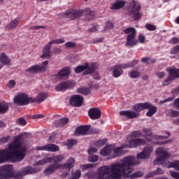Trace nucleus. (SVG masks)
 <instances>
[{
	"instance_id": "1",
	"label": "nucleus",
	"mask_w": 179,
	"mask_h": 179,
	"mask_svg": "<svg viewBox=\"0 0 179 179\" xmlns=\"http://www.w3.org/2000/svg\"><path fill=\"white\" fill-rule=\"evenodd\" d=\"M153 153V147L146 146L141 152L137 154V159L134 157H127L120 162L112 165H106L98 169L96 179H120L128 177L132 173L131 166H138L139 159L146 160Z\"/></svg>"
},
{
	"instance_id": "2",
	"label": "nucleus",
	"mask_w": 179,
	"mask_h": 179,
	"mask_svg": "<svg viewBox=\"0 0 179 179\" xmlns=\"http://www.w3.org/2000/svg\"><path fill=\"white\" fill-rule=\"evenodd\" d=\"M23 135L20 134L14 138L13 143L8 144V149L0 150V164L10 160V162H22L26 157V143L20 141Z\"/></svg>"
},
{
	"instance_id": "3",
	"label": "nucleus",
	"mask_w": 179,
	"mask_h": 179,
	"mask_svg": "<svg viewBox=\"0 0 179 179\" xmlns=\"http://www.w3.org/2000/svg\"><path fill=\"white\" fill-rule=\"evenodd\" d=\"M151 103L148 102L140 103L134 105V109L135 111L131 110H122L120 112V115H125L128 118H138L139 117V113L143 111V110H148L150 107Z\"/></svg>"
},
{
	"instance_id": "4",
	"label": "nucleus",
	"mask_w": 179,
	"mask_h": 179,
	"mask_svg": "<svg viewBox=\"0 0 179 179\" xmlns=\"http://www.w3.org/2000/svg\"><path fill=\"white\" fill-rule=\"evenodd\" d=\"M124 34L127 36L126 47H135L138 45V40H136V29L134 27H128L124 30Z\"/></svg>"
},
{
	"instance_id": "5",
	"label": "nucleus",
	"mask_w": 179,
	"mask_h": 179,
	"mask_svg": "<svg viewBox=\"0 0 179 179\" xmlns=\"http://www.w3.org/2000/svg\"><path fill=\"white\" fill-rule=\"evenodd\" d=\"M65 42V39L59 38L50 41L48 43H47L42 50V55H41V58H45L47 59L48 58H51V46L52 44H62Z\"/></svg>"
},
{
	"instance_id": "6",
	"label": "nucleus",
	"mask_w": 179,
	"mask_h": 179,
	"mask_svg": "<svg viewBox=\"0 0 179 179\" xmlns=\"http://www.w3.org/2000/svg\"><path fill=\"white\" fill-rule=\"evenodd\" d=\"M166 72L169 73V76L162 83V86H168L173 80L179 78V69L173 66L168 67L166 69Z\"/></svg>"
},
{
	"instance_id": "7",
	"label": "nucleus",
	"mask_w": 179,
	"mask_h": 179,
	"mask_svg": "<svg viewBox=\"0 0 179 179\" xmlns=\"http://www.w3.org/2000/svg\"><path fill=\"white\" fill-rule=\"evenodd\" d=\"M138 64V61L134 60L129 63L124 64H118L113 66V76L114 78H120L122 75V71L121 69H127L131 68V66H135Z\"/></svg>"
},
{
	"instance_id": "8",
	"label": "nucleus",
	"mask_w": 179,
	"mask_h": 179,
	"mask_svg": "<svg viewBox=\"0 0 179 179\" xmlns=\"http://www.w3.org/2000/svg\"><path fill=\"white\" fill-rule=\"evenodd\" d=\"M156 153L157 158L153 162L155 166H157V164H163L165 160H167V159L170 157V154L162 148H157Z\"/></svg>"
},
{
	"instance_id": "9",
	"label": "nucleus",
	"mask_w": 179,
	"mask_h": 179,
	"mask_svg": "<svg viewBox=\"0 0 179 179\" xmlns=\"http://www.w3.org/2000/svg\"><path fill=\"white\" fill-rule=\"evenodd\" d=\"M13 101L17 106H27V104L31 103V98L29 97V95L25 93H18L14 97Z\"/></svg>"
},
{
	"instance_id": "10",
	"label": "nucleus",
	"mask_w": 179,
	"mask_h": 179,
	"mask_svg": "<svg viewBox=\"0 0 179 179\" xmlns=\"http://www.w3.org/2000/svg\"><path fill=\"white\" fill-rule=\"evenodd\" d=\"M0 177L4 179L12 178L13 177V166L9 164L0 166Z\"/></svg>"
},
{
	"instance_id": "11",
	"label": "nucleus",
	"mask_w": 179,
	"mask_h": 179,
	"mask_svg": "<svg viewBox=\"0 0 179 179\" xmlns=\"http://www.w3.org/2000/svg\"><path fill=\"white\" fill-rule=\"evenodd\" d=\"M74 71L76 73H80V72L85 71H84L83 75H89L96 71V66L93 64L92 66L89 67V64L85 63L84 65L76 66Z\"/></svg>"
},
{
	"instance_id": "12",
	"label": "nucleus",
	"mask_w": 179,
	"mask_h": 179,
	"mask_svg": "<svg viewBox=\"0 0 179 179\" xmlns=\"http://www.w3.org/2000/svg\"><path fill=\"white\" fill-rule=\"evenodd\" d=\"M75 85H76V83H75V81L73 80L65 81V82L59 83L56 86L55 90L57 92L69 90L71 89H73L75 87Z\"/></svg>"
},
{
	"instance_id": "13",
	"label": "nucleus",
	"mask_w": 179,
	"mask_h": 179,
	"mask_svg": "<svg viewBox=\"0 0 179 179\" xmlns=\"http://www.w3.org/2000/svg\"><path fill=\"white\" fill-rule=\"evenodd\" d=\"M83 15V10H71L64 13V16L66 19H69V20H75V19L81 17Z\"/></svg>"
},
{
	"instance_id": "14",
	"label": "nucleus",
	"mask_w": 179,
	"mask_h": 179,
	"mask_svg": "<svg viewBox=\"0 0 179 179\" xmlns=\"http://www.w3.org/2000/svg\"><path fill=\"white\" fill-rule=\"evenodd\" d=\"M59 169H62V164H52L44 169L43 173L45 176H51V174H54Z\"/></svg>"
},
{
	"instance_id": "15",
	"label": "nucleus",
	"mask_w": 179,
	"mask_h": 179,
	"mask_svg": "<svg viewBox=\"0 0 179 179\" xmlns=\"http://www.w3.org/2000/svg\"><path fill=\"white\" fill-rule=\"evenodd\" d=\"M90 128H92L91 125H85L80 126L76 129L75 135L76 136H79L80 135H90Z\"/></svg>"
},
{
	"instance_id": "16",
	"label": "nucleus",
	"mask_w": 179,
	"mask_h": 179,
	"mask_svg": "<svg viewBox=\"0 0 179 179\" xmlns=\"http://www.w3.org/2000/svg\"><path fill=\"white\" fill-rule=\"evenodd\" d=\"M70 106L73 107H80L83 104V98L80 95H73L70 99Z\"/></svg>"
},
{
	"instance_id": "17",
	"label": "nucleus",
	"mask_w": 179,
	"mask_h": 179,
	"mask_svg": "<svg viewBox=\"0 0 179 179\" xmlns=\"http://www.w3.org/2000/svg\"><path fill=\"white\" fill-rule=\"evenodd\" d=\"M36 150H41L45 152H58L59 147L55 144H47L43 146L36 147Z\"/></svg>"
},
{
	"instance_id": "18",
	"label": "nucleus",
	"mask_w": 179,
	"mask_h": 179,
	"mask_svg": "<svg viewBox=\"0 0 179 179\" xmlns=\"http://www.w3.org/2000/svg\"><path fill=\"white\" fill-rule=\"evenodd\" d=\"M146 141L143 138L131 139L129 141V144L125 145L124 148H136V146H141V145H145Z\"/></svg>"
},
{
	"instance_id": "19",
	"label": "nucleus",
	"mask_w": 179,
	"mask_h": 179,
	"mask_svg": "<svg viewBox=\"0 0 179 179\" xmlns=\"http://www.w3.org/2000/svg\"><path fill=\"white\" fill-rule=\"evenodd\" d=\"M88 114L91 120H99L101 117V110L98 108H93L89 110Z\"/></svg>"
},
{
	"instance_id": "20",
	"label": "nucleus",
	"mask_w": 179,
	"mask_h": 179,
	"mask_svg": "<svg viewBox=\"0 0 179 179\" xmlns=\"http://www.w3.org/2000/svg\"><path fill=\"white\" fill-rule=\"evenodd\" d=\"M40 168H33L31 166H26L22 168L21 170V176H27L28 174H34L35 173H38L41 171Z\"/></svg>"
},
{
	"instance_id": "21",
	"label": "nucleus",
	"mask_w": 179,
	"mask_h": 179,
	"mask_svg": "<svg viewBox=\"0 0 179 179\" xmlns=\"http://www.w3.org/2000/svg\"><path fill=\"white\" fill-rule=\"evenodd\" d=\"M70 73H71V68L67 66L60 70L56 75V78L57 79H64V78H66V76H69Z\"/></svg>"
},
{
	"instance_id": "22",
	"label": "nucleus",
	"mask_w": 179,
	"mask_h": 179,
	"mask_svg": "<svg viewBox=\"0 0 179 179\" xmlns=\"http://www.w3.org/2000/svg\"><path fill=\"white\" fill-rule=\"evenodd\" d=\"M141 10V4L138 2L133 0L131 2L130 6L129 8V11L130 12V15L136 13V12H139Z\"/></svg>"
},
{
	"instance_id": "23",
	"label": "nucleus",
	"mask_w": 179,
	"mask_h": 179,
	"mask_svg": "<svg viewBox=\"0 0 179 179\" xmlns=\"http://www.w3.org/2000/svg\"><path fill=\"white\" fill-rule=\"evenodd\" d=\"M47 97H48V94H47V93L40 92L35 99H32L31 98V103H43Z\"/></svg>"
},
{
	"instance_id": "24",
	"label": "nucleus",
	"mask_w": 179,
	"mask_h": 179,
	"mask_svg": "<svg viewBox=\"0 0 179 179\" xmlns=\"http://www.w3.org/2000/svg\"><path fill=\"white\" fill-rule=\"evenodd\" d=\"M114 150V146L113 145H106L100 151V155L101 156H108V155H111V152Z\"/></svg>"
},
{
	"instance_id": "25",
	"label": "nucleus",
	"mask_w": 179,
	"mask_h": 179,
	"mask_svg": "<svg viewBox=\"0 0 179 179\" xmlns=\"http://www.w3.org/2000/svg\"><path fill=\"white\" fill-rule=\"evenodd\" d=\"M73 164H75V159L72 157H70L68 159L66 163L62 165V168L66 169V170H68V171H69V170L73 169Z\"/></svg>"
},
{
	"instance_id": "26",
	"label": "nucleus",
	"mask_w": 179,
	"mask_h": 179,
	"mask_svg": "<svg viewBox=\"0 0 179 179\" xmlns=\"http://www.w3.org/2000/svg\"><path fill=\"white\" fill-rule=\"evenodd\" d=\"M162 174H164V171H163L160 168H157L156 171L152 172H150L147 175H145V178H152V177H155V176H162Z\"/></svg>"
},
{
	"instance_id": "27",
	"label": "nucleus",
	"mask_w": 179,
	"mask_h": 179,
	"mask_svg": "<svg viewBox=\"0 0 179 179\" xmlns=\"http://www.w3.org/2000/svg\"><path fill=\"white\" fill-rule=\"evenodd\" d=\"M124 5H125V1L117 0L112 5L110 9H112V10H117L124 8Z\"/></svg>"
},
{
	"instance_id": "28",
	"label": "nucleus",
	"mask_w": 179,
	"mask_h": 179,
	"mask_svg": "<svg viewBox=\"0 0 179 179\" xmlns=\"http://www.w3.org/2000/svg\"><path fill=\"white\" fill-rule=\"evenodd\" d=\"M19 25V20L14 19L11 20L6 26V30H12L16 29V27Z\"/></svg>"
},
{
	"instance_id": "29",
	"label": "nucleus",
	"mask_w": 179,
	"mask_h": 179,
	"mask_svg": "<svg viewBox=\"0 0 179 179\" xmlns=\"http://www.w3.org/2000/svg\"><path fill=\"white\" fill-rule=\"evenodd\" d=\"M157 139H167V136H159L157 134L150 136V138H147L145 141V143L148 142H152V141H157Z\"/></svg>"
},
{
	"instance_id": "30",
	"label": "nucleus",
	"mask_w": 179,
	"mask_h": 179,
	"mask_svg": "<svg viewBox=\"0 0 179 179\" xmlns=\"http://www.w3.org/2000/svg\"><path fill=\"white\" fill-rule=\"evenodd\" d=\"M69 121V119L66 117L55 121V124L57 128H59V127H65V125L68 124Z\"/></svg>"
},
{
	"instance_id": "31",
	"label": "nucleus",
	"mask_w": 179,
	"mask_h": 179,
	"mask_svg": "<svg viewBox=\"0 0 179 179\" xmlns=\"http://www.w3.org/2000/svg\"><path fill=\"white\" fill-rule=\"evenodd\" d=\"M0 62H1V64H3L4 65H10V59L8 57L6 54L1 53L0 56Z\"/></svg>"
},
{
	"instance_id": "32",
	"label": "nucleus",
	"mask_w": 179,
	"mask_h": 179,
	"mask_svg": "<svg viewBox=\"0 0 179 179\" xmlns=\"http://www.w3.org/2000/svg\"><path fill=\"white\" fill-rule=\"evenodd\" d=\"M9 111V103L0 102V114H5Z\"/></svg>"
},
{
	"instance_id": "33",
	"label": "nucleus",
	"mask_w": 179,
	"mask_h": 179,
	"mask_svg": "<svg viewBox=\"0 0 179 179\" xmlns=\"http://www.w3.org/2000/svg\"><path fill=\"white\" fill-rule=\"evenodd\" d=\"M49 159H50V162L51 160L54 162L55 164H58V163H60V162H62V160H64V155H55L52 157H49Z\"/></svg>"
},
{
	"instance_id": "34",
	"label": "nucleus",
	"mask_w": 179,
	"mask_h": 179,
	"mask_svg": "<svg viewBox=\"0 0 179 179\" xmlns=\"http://www.w3.org/2000/svg\"><path fill=\"white\" fill-rule=\"evenodd\" d=\"M26 72H28V73H38V72H40L38 64L31 66L26 70Z\"/></svg>"
},
{
	"instance_id": "35",
	"label": "nucleus",
	"mask_w": 179,
	"mask_h": 179,
	"mask_svg": "<svg viewBox=\"0 0 179 179\" xmlns=\"http://www.w3.org/2000/svg\"><path fill=\"white\" fill-rule=\"evenodd\" d=\"M124 146L116 148L115 150H113V157H120L121 155H122V149H124Z\"/></svg>"
},
{
	"instance_id": "36",
	"label": "nucleus",
	"mask_w": 179,
	"mask_h": 179,
	"mask_svg": "<svg viewBox=\"0 0 179 179\" xmlns=\"http://www.w3.org/2000/svg\"><path fill=\"white\" fill-rule=\"evenodd\" d=\"M148 108L149 110L146 113L147 117H152L154 114H156V112L157 111V107L152 106L151 105Z\"/></svg>"
},
{
	"instance_id": "37",
	"label": "nucleus",
	"mask_w": 179,
	"mask_h": 179,
	"mask_svg": "<svg viewBox=\"0 0 179 179\" xmlns=\"http://www.w3.org/2000/svg\"><path fill=\"white\" fill-rule=\"evenodd\" d=\"M48 60L42 62L41 65H38L40 72H45L48 68Z\"/></svg>"
},
{
	"instance_id": "38",
	"label": "nucleus",
	"mask_w": 179,
	"mask_h": 179,
	"mask_svg": "<svg viewBox=\"0 0 179 179\" xmlns=\"http://www.w3.org/2000/svg\"><path fill=\"white\" fill-rule=\"evenodd\" d=\"M47 163H51V158L47 157L43 159L39 160L36 162V166H43L47 164Z\"/></svg>"
},
{
	"instance_id": "39",
	"label": "nucleus",
	"mask_w": 179,
	"mask_h": 179,
	"mask_svg": "<svg viewBox=\"0 0 179 179\" xmlns=\"http://www.w3.org/2000/svg\"><path fill=\"white\" fill-rule=\"evenodd\" d=\"M78 93H80V94H85V96H87V94H90V90L86 87H80L77 90Z\"/></svg>"
},
{
	"instance_id": "40",
	"label": "nucleus",
	"mask_w": 179,
	"mask_h": 179,
	"mask_svg": "<svg viewBox=\"0 0 179 179\" xmlns=\"http://www.w3.org/2000/svg\"><path fill=\"white\" fill-rule=\"evenodd\" d=\"M82 173L80 171L76 170V171L71 173V177L70 179H80Z\"/></svg>"
},
{
	"instance_id": "41",
	"label": "nucleus",
	"mask_w": 179,
	"mask_h": 179,
	"mask_svg": "<svg viewBox=\"0 0 179 179\" xmlns=\"http://www.w3.org/2000/svg\"><path fill=\"white\" fill-rule=\"evenodd\" d=\"M169 167L175 169V170H178V171H179V161L169 162Z\"/></svg>"
},
{
	"instance_id": "42",
	"label": "nucleus",
	"mask_w": 179,
	"mask_h": 179,
	"mask_svg": "<svg viewBox=\"0 0 179 179\" xmlns=\"http://www.w3.org/2000/svg\"><path fill=\"white\" fill-rule=\"evenodd\" d=\"M143 132L144 135H143V138H148L149 136H152V129H143Z\"/></svg>"
},
{
	"instance_id": "43",
	"label": "nucleus",
	"mask_w": 179,
	"mask_h": 179,
	"mask_svg": "<svg viewBox=\"0 0 179 179\" xmlns=\"http://www.w3.org/2000/svg\"><path fill=\"white\" fill-rule=\"evenodd\" d=\"M85 15H87V16H90L91 17H94L95 15H96V12L92 10V9L87 8L84 10Z\"/></svg>"
},
{
	"instance_id": "44",
	"label": "nucleus",
	"mask_w": 179,
	"mask_h": 179,
	"mask_svg": "<svg viewBox=\"0 0 179 179\" xmlns=\"http://www.w3.org/2000/svg\"><path fill=\"white\" fill-rule=\"evenodd\" d=\"M140 75H141V73H139V71H132L129 73V78H131L132 79H136L137 78H139Z\"/></svg>"
},
{
	"instance_id": "45",
	"label": "nucleus",
	"mask_w": 179,
	"mask_h": 179,
	"mask_svg": "<svg viewBox=\"0 0 179 179\" xmlns=\"http://www.w3.org/2000/svg\"><path fill=\"white\" fill-rule=\"evenodd\" d=\"M106 139L97 141L94 143V146L96 148H101V146H104V145H106Z\"/></svg>"
},
{
	"instance_id": "46",
	"label": "nucleus",
	"mask_w": 179,
	"mask_h": 179,
	"mask_svg": "<svg viewBox=\"0 0 179 179\" xmlns=\"http://www.w3.org/2000/svg\"><path fill=\"white\" fill-rule=\"evenodd\" d=\"M145 27L147 30H149V31H155V30H156V26L152 24H145Z\"/></svg>"
},
{
	"instance_id": "47",
	"label": "nucleus",
	"mask_w": 179,
	"mask_h": 179,
	"mask_svg": "<svg viewBox=\"0 0 179 179\" xmlns=\"http://www.w3.org/2000/svg\"><path fill=\"white\" fill-rule=\"evenodd\" d=\"M94 167H96V164H93L81 165V169H83V170H87V169H94Z\"/></svg>"
},
{
	"instance_id": "48",
	"label": "nucleus",
	"mask_w": 179,
	"mask_h": 179,
	"mask_svg": "<svg viewBox=\"0 0 179 179\" xmlns=\"http://www.w3.org/2000/svg\"><path fill=\"white\" fill-rule=\"evenodd\" d=\"M138 43H141V44H145V41H146V36L143 34H140L138 36Z\"/></svg>"
},
{
	"instance_id": "49",
	"label": "nucleus",
	"mask_w": 179,
	"mask_h": 179,
	"mask_svg": "<svg viewBox=\"0 0 179 179\" xmlns=\"http://www.w3.org/2000/svg\"><path fill=\"white\" fill-rule=\"evenodd\" d=\"M142 176H143V173L141 171H138L132 173L130 176V178H139V177H142Z\"/></svg>"
},
{
	"instance_id": "50",
	"label": "nucleus",
	"mask_w": 179,
	"mask_h": 179,
	"mask_svg": "<svg viewBox=\"0 0 179 179\" xmlns=\"http://www.w3.org/2000/svg\"><path fill=\"white\" fill-rule=\"evenodd\" d=\"M16 122L19 124V125L24 126L26 124H27V122L26 121V119L24 117H20Z\"/></svg>"
},
{
	"instance_id": "51",
	"label": "nucleus",
	"mask_w": 179,
	"mask_h": 179,
	"mask_svg": "<svg viewBox=\"0 0 179 179\" xmlns=\"http://www.w3.org/2000/svg\"><path fill=\"white\" fill-rule=\"evenodd\" d=\"M65 47L66 48H75V47H76V43L75 42H67L65 43Z\"/></svg>"
},
{
	"instance_id": "52",
	"label": "nucleus",
	"mask_w": 179,
	"mask_h": 179,
	"mask_svg": "<svg viewBox=\"0 0 179 179\" xmlns=\"http://www.w3.org/2000/svg\"><path fill=\"white\" fill-rule=\"evenodd\" d=\"M88 160L92 163H96L99 160V157L97 155L90 156Z\"/></svg>"
},
{
	"instance_id": "53",
	"label": "nucleus",
	"mask_w": 179,
	"mask_h": 179,
	"mask_svg": "<svg viewBox=\"0 0 179 179\" xmlns=\"http://www.w3.org/2000/svg\"><path fill=\"white\" fill-rule=\"evenodd\" d=\"M7 86L8 87H9V89H13V87L16 86V81H15L14 80H10V81H8Z\"/></svg>"
},
{
	"instance_id": "54",
	"label": "nucleus",
	"mask_w": 179,
	"mask_h": 179,
	"mask_svg": "<svg viewBox=\"0 0 179 179\" xmlns=\"http://www.w3.org/2000/svg\"><path fill=\"white\" fill-rule=\"evenodd\" d=\"M169 173L171 176L172 178L179 179V172H176L174 171H171L169 172Z\"/></svg>"
},
{
	"instance_id": "55",
	"label": "nucleus",
	"mask_w": 179,
	"mask_h": 179,
	"mask_svg": "<svg viewBox=\"0 0 179 179\" xmlns=\"http://www.w3.org/2000/svg\"><path fill=\"white\" fill-rule=\"evenodd\" d=\"M10 139V136H7V137H2L0 138V143L3 145L4 143H7V142Z\"/></svg>"
},
{
	"instance_id": "56",
	"label": "nucleus",
	"mask_w": 179,
	"mask_h": 179,
	"mask_svg": "<svg viewBox=\"0 0 179 179\" xmlns=\"http://www.w3.org/2000/svg\"><path fill=\"white\" fill-rule=\"evenodd\" d=\"M99 29V25H94L88 29V33H94V31H97Z\"/></svg>"
},
{
	"instance_id": "57",
	"label": "nucleus",
	"mask_w": 179,
	"mask_h": 179,
	"mask_svg": "<svg viewBox=\"0 0 179 179\" xmlns=\"http://www.w3.org/2000/svg\"><path fill=\"white\" fill-rule=\"evenodd\" d=\"M105 29L106 30H111V29H114V24H113V22H107Z\"/></svg>"
},
{
	"instance_id": "58",
	"label": "nucleus",
	"mask_w": 179,
	"mask_h": 179,
	"mask_svg": "<svg viewBox=\"0 0 179 179\" xmlns=\"http://www.w3.org/2000/svg\"><path fill=\"white\" fill-rule=\"evenodd\" d=\"M86 176L88 178H95L96 173L91 171L86 173Z\"/></svg>"
},
{
	"instance_id": "59",
	"label": "nucleus",
	"mask_w": 179,
	"mask_h": 179,
	"mask_svg": "<svg viewBox=\"0 0 179 179\" xmlns=\"http://www.w3.org/2000/svg\"><path fill=\"white\" fill-rule=\"evenodd\" d=\"M133 15L135 20H139V19H141L142 16V15L141 14V13H139V11L136 12V13H133Z\"/></svg>"
},
{
	"instance_id": "60",
	"label": "nucleus",
	"mask_w": 179,
	"mask_h": 179,
	"mask_svg": "<svg viewBox=\"0 0 179 179\" xmlns=\"http://www.w3.org/2000/svg\"><path fill=\"white\" fill-rule=\"evenodd\" d=\"M171 116L173 118H176V117H179V111L177 110H172L171 112Z\"/></svg>"
},
{
	"instance_id": "61",
	"label": "nucleus",
	"mask_w": 179,
	"mask_h": 179,
	"mask_svg": "<svg viewBox=\"0 0 179 179\" xmlns=\"http://www.w3.org/2000/svg\"><path fill=\"white\" fill-rule=\"evenodd\" d=\"M52 52L53 54H61V52H62V50L59 48H54Z\"/></svg>"
},
{
	"instance_id": "62",
	"label": "nucleus",
	"mask_w": 179,
	"mask_h": 179,
	"mask_svg": "<svg viewBox=\"0 0 179 179\" xmlns=\"http://www.w3.org/2000/svg\"><path fill=\"white\" fill-rule=\"evenodd\" d=\"M76 143H78V141L76 140L71 139L68 141V145L70 146H73V145H76Z\"/></svg>"
},
{
	"instance_id": "63",
	"label": "nucleus",
	"mask_w": 179,
	"mask_h": 179,
	"mask_svg": "<svg viewBox=\"0 0 179 179\" xmlns=\"http://www.w3.org/2000/svg\"><path fill=\"white\" fill-rule=\"evenodd\" d=\"M170 42L172 43V44H178L179 43V38H177V37H173L171 39Z\"/></svg>"
},
{
	"instance_id": "64",
	"label": "nucleus",
	"mask_w": 179,
	"mask_h": 179,
	"mask_svg": "<svg viewBox=\"0 0 179 179\" xmlns=\"http://www.w3.org/2000/svg\"><path fill=\"white\" fill-rule=\"evenodd\" d=\"M173 105L178 110H179V98L174 100Z\"/></svg>"
}]
</instances>
